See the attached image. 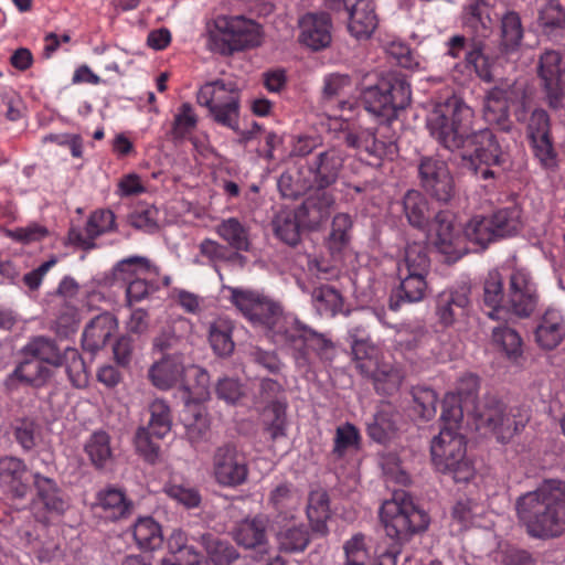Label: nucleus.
Wrapping results in <instances>:
<instances>
[{
	"instance_id": "obj_1",
	"label": "nucleus",
	"mask_w": 565,
	"mask_h": 565,
	"mask_svg": "<svg viewBox=\"0 0 565 565\" xmlns=\"http://www.w3.org/2000/svg\"><path fill=\"white\" fill-rule=\"evenodd\" d=\"M473 110L452 95L431 111L428 126L431 135L447 150H462L461 167L482 180L494 179V168L502 167L507 156L497 135L489 128L475 130Z\"/></svg>"
},
{
	"instance_id": "obj_2",
	"label": "nucleus",
	"mask_w": 565,
	"mask_h": 565,
	"mask_svg": "<svg viewBox=\"0 0 565 565\" xmlns=\"http://www.w3.org/2000/svg\"><path fill=\"white\" fill-rule=\"evenodd\" d=\"M515 512L520 526L531 539L561 537L565 534V482L545 480L516 499Z\"/></svg>"
},
{
	"instance_id": "obj_3",
	"label": "nucleus",
	"mask_w": 565,
	"mask_h": 565,
	"mask_svg": "<svg viewBox=\"0 0 565 565\" xmlns=\"http://www.w3.org/2000/svg\"><path fill=\"white\" fill-rule=\"evenodd\" d=\"M380 519L393 542L371 565H396L403 546L426 532L430 523L428 513L404 491L394 492L392 500L382 504Z\"/></svg>"
},
{
	"instance_id": "obj_4",
	"label": "nucleus",
	"mask_w": 565,
	"mask_h": 565,
	"mask_svg": "<svg viewBox=\"0 0 565 565\" xmlns=\"http://www.w3.org/2000/svg\"><path fill=\"white\" fill-rule=\"evenodd\" d=\"M411 100L409 83L403 74L395 72L383 75L375 85L364 88L361 94L364 108L387 121L396 120L398 111L404 110Z\"/></svg>"
},
{
	"instance_id": "obj_5",
	"label": "nucleus",
	"mask_w": 565,
	"mask_h": 565,
	"mask_svg": "<svg viewBox=\"0 0 565 565\" xmlns=\"http://www.w3.org/2000/svg\"><path fill=\"white\" fill-rule=\"evenodd\" d=\"M466 437L451 427H443L430 445L431 460L436 469L451 476L455 482H468L475 468L467 458Z\"/></svg>"
},
{
	"instance_id": "obj_6",
	"label": "nucleus",
	"mask_w": 565,
	"mask_h": 565,
	"mask_svg": "<svg viewBox=\"0 0 565 565\" xmlns=\"http://www.w3.org/2000/svg\"><path fill=\"white\" fill-rule=\"evenodd\" d=\"M386 125L375 129L365 128L349 130L344 135V143L358 151L362 161L372 167H381L384 159L393 160L398 153L395 134L385 135Z\"/></svg>"
},
{
	"instance_id": "obj_7",
	"label": "nucleus",
	"mask_w": 565,
	"mask_h": 565,
	"mask_svg": "<svg viewBox=\"0 0 565 565\" xmlns=\"http://www.w3.org/2000/svg\"><path fill=\"white\" fill-rule=\"evenodd\" d=\"M480 426L490 429L500 443H508L527 422L519 408L508 407L494 395H486L473 406Z\"/></svg>"
},
{
	"instance_id": "obj_8",
	"label": "nucleus",
	"mask_w": 565,
	"mask_h": 565,
	"mask_svg": "<svg viewBox=\"0 0 565 565\" xmlns=\"http://www.w3.org/2000/svg\"><path fill=\"white\" fill-rule=\"evenodd\" d=\"M418 184L423 193L443 205H452L458 189L448 163L434 156H423L417 163Z\"/></svg>"
},
{
	"instance_id": "obj_9",
	"label": "nucleus",
	"mask_w": 565,
	"mask_h": 565,
	"mask_svg": "<svg viewBox=\"0 0 565 565\" xmlns=\"http://www.w3.org/2000/svg\"><path fill=\"white\" fill-rule=\"evenodd\" d=\"M232 303L255 327H260L269 334L286 317L281 306L270 298L253 290L230 288Z\"/></svg>"
},
{
	"instance_id": "obj_10",
	"label": "nucleus",
	"mask_w": 565,
	"mask_h": 565,
	"mask_svg": "<svg viewBox=\"0 0 565 565\" xmlns=\"http://www.w3.org/2000/svg\"><path fill=\"white\" fill-rule=\"evenodd\" d=\"M562 57L556 51H546L541 55L537 75L540 86L544 93V99L553 110L565 107V79L564 70L561 66Z\"/></svg>"
},
{
	"instance_id": "obj_11",
	"label": "nucleus",
	"mask_w": 565,
	"mask_h": 565,
	"mask_svg": "<svg viewBox=\"0 0 565 565\" xmlns=\"http://www.w3.org/2000/svg\"><path fill=\"white\" fill-rule=\"evenodd\" d=\"M430 230L435 232L433 244L445 256V262L459 260L467 248L461 245V237L455 228V214L449 210H439L430 217Z\"/></svg>"
},
{
	"instance_id": "obj_12",
	"label": "nucleus",
	"mask_w": 565,
	"mask_h": 565,
	"mask_svg": "<svg viewBox=\"0 0 565 565\" xmlns=\"http://www.w3.org/2000/svg\"><path fill=\"white\" fill-rule=\"evenodd\" d=\"M214 477L218 484L237 487L246 482L248 466L234 444L227 443L216 448L213 456Z\"/></svg>"
},
{
	"instance_id": "obj_13",
	"label": "nucleus",
	"mask_w": 565,
	"mask_h": 565,
	"mask_svg": "<svg viewBox=\"0 0 565 565\" xmlns=\"http://www.w3.org/2000/svg\"><path fill=\"white\" fill-rule=\"evenodd\" d=\"M344 160V152L335 147L324 149L308 160L307 167L312 175L313 190L328 191L335 184L343 170Z\"/></svg>"
},
{
	"instance_id": "obj_14",
	"label": "nucleus",
	"mask_w": 565,
	"mask_h": 565,
	"mask_svg": "<svg viewBox=\"0 0 565 565\" xmlns=\"http://www.w3.org/2000/svg\"><path fill=\"white\" fill-rule=\"evenodd\" d=\"M190 322L184 318L168 321L152 339V351L161 356H184L191 350Z\"/></svg>"
},
{
	"instance_id": "obj_15",
	"label": "nucleus",
	"mask_w": 565,
	"mask_h": 565,
	"mask_svg": "<svg viewBox=\"0 0 565 565\" xmlns=\"http://www.w3.org/2000/svg\"><path fill=\"white\" fill-rule=\"evenodd\" d=\"M536 288L527 274L516 270L511 274L503 312L518 318H529L536 308Z\"/></svg>"
},
{
	"instance_id": "obj_16",
	"label": "nucleus",
	"mask_w": 565,
	"mask_h": 565,
	"mask_svg": "<svg viewBox=\"0 0 565 565\" xmlns=\"http://www.w3.org/2000/svg\"><path fill=\"white\" fill-rule=\"evenodd\" d=\"M334 203L335 199L331 192L312 190L295 212L305 230L317 231L329 220Z\"/></svg>"
},
{
	"instance_id": "obj_17",
	"label": "nucleus",
	"mask_w": 565,
	"mask_h": 565,
	"mask_svg": "<svg viewBox=\"0 0 565 565\" xmlns=\"http://www.w3.org/2000/svg\"><path fill=\"white\" fill-rule=\"evenodd\" d=\"M267 529L268 518L264 514H256L238 521L232 529L231 535L236 544L245 550L267 553Z\"/></svg>"
},
{
	"instance_id": "obj_18",
	"label": "nucleus",
	"mask_w": 565,
	"mask_h": 565,
	"mask_svg": "<svg viewBox=\"0 0 565 565\" xmlns=\"http://www.w3.org/2000/svg\"><path fill=\"white\" fill-rule=\"evenodd\" d=\"M469 294V288L460 287L456 290L443 291L437 296L436 315L440 324L446 328L451 327L467 315L470 303Z\"/></svg>"
},
{
	"instance_id": "obj_19",
	"label": "nucleus",
	"mask_w": 565,
	"mask_h": 565,
	"mask_svg": "<svg viewBox=\"0 0 565 565\" xmlns=\"http://www.w3.org/2000/svg\"><path fill=\"white\" fill-rule=\"evenodd\" d=\"M519 99V93L513 86L493 87L484 97V117L508 130L509 108Z\"/></svg>"
},
{
	"instance_id": "obj_20",
	"label": "nucleus",
	"mask_w": 565,
	"mask_h": 565,
	"mask_svg": "<svg viewBox=\"0 0 565 565\" xmlns=\"http://www.w3.org/2000/svg\"><path fill=\"white\" fill-rule=\"evenodd\" d=\"M117 327L118 322L113 313L106 311L97 315L86 324L83 331V349L95 354L105 348Z\"/></svg>"
},
{
	"instance_id": "obj_21",
	"label": "nucleus",
	"mask_w": 565,
	"mask_h": 565,
	"mask_svg": "<svg viewBox=\"0 0 565 565\" xmlns=\"http://www.w3.org/2000/svg\"><path fill=\"white\" fill-rule=\"evenodd\" d=\"M184 356H161L148 371L152 385L161 391L170 390L182 382L186 367Z\"/></svg>"
},
{
	"instance_id": "obj_22",
	"label": "nucleus",
	"mask_w": 565,
	"mask_h": 565,
	"mask_svg": "<svg viewBox=\"0 0 565 565\" xmlns=\"http://www.w3.org/2000/svg\"><path fill=\"white\" fill-rule=\"evenodd\" d=\"M206 35H262L263 26L245 15L218 14L206 20Z\"/></svg>"
},
{
	"instance_id": "obj_23",
	"label": "nucleus",
	"mask_w": 565,
	"mask_h": 565,
	"mask_svg": "<svg viewBox=\"0 0 565 565\" xmlns=\"http://www.w3.org/2000/svg\"><path fill=\"white\" fill-rule=\"evenodd\" d=\"M401 415L391 403H381L372 418L366 423L367 436L375 443L385 444L398 429Z\"/></svg>"
},
{
	"instance_id": "obj_24",
	"label": "nucleus",
	"mask_w": 565,
	"mask_h": 565,
	"mask_svg": "<svg viewBox=\"0 0 565 565\" xmlns=\"http://www.w3.org/2000/svg\"><path fill=\"white\" fill-rule=\"evenodd\" d=\"M426 290L427 281L425 275L406 273L401 278L399 285L391 291L388 309L397 311L405 305L418 302L424 299Z\"/></svg>"
},
{
	"instance_id": "obj_25",
	"label": "nucleus",
	"mask_w": 565,
	"mask_h": 565,
	"mask_svg": "<svg viewBox=\"0 0 565 565\" xmlns=\"http://www.w3.org/2000/svg\"><path fill=\"white\" fill-rule=\"evenodd\" d=\"M26 471L28 467L22 459L13 456L0 458V483L13 498L22 499L28 494Z\"/></svg>"
},
{
	"instance_id": "obj_26",
	"label": "nucleus",
	"mask_w": 565,
	"mask_h": 565,
	"mask_svg": "<svg viewBox=\"0 0 565 565\" xmlns=\"http://www.w3.org/2000/svg\"><path fill=\"white\" fill-rule=\"evenodd\" d=\"M348 31L351 35H373L379 20L371 0H347Z\"/></svg>"
},
{
	"instance_id": "obj_27",
	"label": "nucleus",
	"mask_w": 565,
	"mask_h": 565,
	"mask_svg": "<svg viewBox=\"0 0 565 565\" xmlns=\"http://www.w3.org/2000/svg\"><path fill=\"white\" fill-rule=\"evenodd\" d=\"M306 513L311 532L327 536L329 533L327 522L331 518V510L330 497L326 489L318 487L309 492Z\"/></svg>"
},
{
	"instance_id": "obj_28",
	"label": "nucleus",
	"mask_w": 565,
	"mask_h": 565,
	"mask_svg": "<svg viewBox=\"0 0 565 565\" xmlns=\"http://www.w3.org/2000/svg\"><path fill=\"white\" fill-rule=\"evenodd\" d=\"M402 206L403 213L413 228L429 230L430 203L425 193L416 189L407 190L402 198Z\"/></svg>"
},
{
	"instance_id": "obj_29",
	"label": "nucleus",
	"mask_w": 565,
	"mask_h": 565,
	"mask_svg": "<svg viewBox=\"0 0 565 565\" xmlns=\"http://www.w3.org/2000/svg\"><path fill=\"white\" fill-rule=\"evenodd\" d=\"M33 487L36 491V498L47 512L55 514L65 512L67 508L65 493L54 479L34 472Z\"/></svg>"
},
{
	"instance_id": "obj_30",
	"label": "nucleus",
	"mask_w": 565,
	"mask_h": 565,
	"mask_svg": "<svg viewBox=\"0 0 565 565\" xmlns=\"http://www.w3.org/2000/svg\"><path fill=\"white\" fill-rule=\"evenodd\" d=\"M196 541L214 565H232L241 557L239 552L230 541L212 532L200 534Z\"/></svg>"
},
{
	"instance_id": "obj_31",
	"label": "nucleus",
	"mask_w": 565,
	"mask_h": 565,
	"mask_svg": "<svg viewBox=\"0 0 565 565\" xmlns=\"http://www.w3.org/2000/svg\"><path fill=\"white\" fill-rule=\"evenodd\" d=\"M296 327L300 331L302 343L313 351L322 363L331 364L337 355L335 343L326 333L318 332L301 321H296Z\"/></svg>"
},
{
	"instance_id": "obj_32",
	"label": "nucleus",
	"mask_w": 565,
	"mask_h": 565,
	"mask_svg": "<svg viewBox=\"0 0 565 565\" xmlns=\"http://www.w3.org/2000/svg\"><path fill=\"white\" fill-rule=\"evenodd\" d=\"M287 404L281 401L270 402L262 413L263 431L271 443L286 437Z\"/></svg>"
},
{
	"instance_id": "obj_33",
	"label": "nucleus",
	"mask_w": 565,
	"mask_h": 565,
	"mask_svg": "<svg viewBox=\"0 0 565 565\" xmlns=\"http://www.w3.org/2000/svg\"><path fill=\"white\" fill-rule=\"evenodd\" d=\"M507 297L503 291V277L498 270L488 273L483 281L482 302L490 309L488 312L491 319H501Z\"/></svg>"
},
{
	"instance_id": "obj_34",
	"label": "nucleus",
	"mask_w": 565,
	"mask_h": 565,
	"mask_svg": "<svg viewBox=\"0 0 565 565\" xmlns=\"http://www.w3.org/2000/svg\"><path fill=\"white\" fill-rule=\"evenodd\" d=\"M25 358L26 359L20 362L14 369L11 379H15L33 387L44 386L53 376V371L34 358Z\"/></svg>"
},
{
	"instance_id": "obj_35",
	"label": "nucleus",
	"mask_w": 565,
	"mask_h": 565,
	"mask_svg": "<svg viewBox=\"0 0 565 565\" xmlns=\"http://www.w3.org/2000/svg\"><path fill=\"white\" fill-rule=\"evenodd\" d=\"M24 356L34 358L53 367H61V350L55 340L38 335L32 338L22 349Z\"/></svg>"
},
{
	"instance_id": "obj_36",
	"label": "nucleus",
	"mask_w": 565,
	"mask_h": 565,
	"mask_svg": "<svg viewBox=\"0 0 565 565\" xmlns=\"http://www.w3.org/2000/svg\"><path fill=\"white\" fill-rule=\"evenodd\" d=\"M534 8L544 32L565 30V8L559 0H534Z\"/></svg>"
},
{
	"instance_id": "obj_37",
	"label": "nucleus",
	"mask_w": 565,
	"mask_h": 565,
	"mask_svg": "<svg viewBox=\"0 0 565 565\" xmlns=\"http://www.w3.org/2000/svg\"><path fill=\"white\" fill-rule=\"evenodd\" d=\"M274 234L278 239L289 246H297L301 239L303 228L295 211L278 213L271 221Z\"/></svg>"
},
{
	"instance_id": "obj_38",
	"label": "nucleus",
	"mask_w": 565,
	"mask_h": 565,
	"mask_svg": "<svg viewBox=\"0 0 565 565\" xmlns=\"http://www.w3.org/2000/svg\"><path fill=\"white\" fill-rule=\"evenodd\" d=\"M97 507L111 513V518L121 519L130 515L134 503L126 498L125 492L115 487H107L97 493Z\"/></svg>"
},
{
	"instance_id": "obj_39",
	"label": "nucleus",
	"mask_w": 565,
	"mask_h": 565,
	"mask_svg": "<svg viewBox=\"0 0 565 565\" xmlns=\"http://www.w3.org/2000/svg\"><path fill=\"white\" fill-rule=\"evenodd\" d=\"M215 232L233 249L248 252L250 248L249 231L236 217L223 220L216 225Z\"/></svg>"
},
{
	"instance_id": "obj_40",
	"label": "nucleus",
	"mask_w": 565,
	"mask_h": 565,
	"mask_svg": "<svg viewBox=\"0 0 565 565\" xmlns=\"http://www.w3.org/2000/svg\"><path fill=\"white\" fill-rule=\"evenodd\" d=\"M489 4L486 0H472L462 11V25L469 31L479 34L491 30L492 19L489 14Z\"/></svg>"
},
{
	"instance_id": "obj_41",
	"label": "nucleus",
	"mask_w": 565,
	"mask_h": 565,
	"mask_svg": "<svg viewBox=\"0 0 565 565\" xmlns=\"http://www.w3.org/2000/svg\"><path fill=\"white\" fill-rule=\"evenodd\" d=\"M10 429L24 451H31L36 447L41 436V425L36 419L29 416L17 417L11 422Z\"/></svg>"
},
{
	"instance_id": "obj_42",
	"label": "nucleus",
	"mask_w": 565,
	"mask_h": 565,
	"mask_svg": "<svg viewBox=\"0 0 565 565\" xmlns=\"http://www.w3.org/2000/svg\"><path fill=\"white\" fill-rule=\"evenodd\" d=\"M498 239L516 234L521 227V209L516 205L495 211L490 217Z\"/></svg>"
},
{
	"instance_id": "obj_43",
	"label": "nucleus",
	"mask_w": 565,
	"mask_h": 565,
	"mask_svg": "<svg viewBox=\"0 0 565 565\" xmlns=\"http://www.w3.org/2000/svg\"><path fill=\"white\" fill-rule=\"evenodd\" d=\"M132 535L143 550L153 551L163 542L161 527L151 516L139 518L134 524Z\"/></svg>"
},
{
	"instance_id": "obj_44",
	"label": "nucleus",
	"mask_w": 565,
	"mask_h": 565,
	"mask_svg": "<svg viewBox=\"0 0 565 565\" xmlns=\"http://www.w3.org/2000/svg\"><path fill=\"white\" fill-rule=\"evenodd\" d=\"M313 305L320 315L335 316L343 311L341 292L330 285L316 287L311 294Z\"/></svg>"
},
{
	"instance_id": "obj_45",
	"label": "nucleus",
	"mask_w": 565,
	"mask_h": 565,
	"mask_svg": "<svg viewBox=\"0 0 565 565\" xmlns=\"http://www.w3.org/2000/svg\"><path fill=\"white\" fill-rule=\"evenodd\" d=\"M310 543V532L303 524L281 529L277 533V544L280 552L300 553Z\"/></svg>"
},
{
	"instance_id": "obj_46",
	"label": "nucleus",
	"mask_w": 565,
	"mask_h": 565,
	"mask_svg": "<svg viewBox=\"0 0 565 565\" xmlns=\"http://www.w3.org/2000/svg\"><path fill=\"white\" fill-rule=\"evenodd\" d=\"M353 221L347 213L337 214L331 224V232L329 234L327 244L332 255H340L344 248L348 247L351 236Z\"/></svg>"
},
{
	"instance_id": "obj_47",
	"label": "nucleus",
	"mask_w": 565,
	"mask_h": 565,
	"mask_svg": "<svg viewBox=\"0 0 565 565\" xmlns=\"http://www.w3.org/2000/svg\"><path fill=\"white\" fill-rule=\"evenodd\" d=\"M262 45L260 38H207L206 47L223 56H231Z\"/></svg>"
},
{
	"instance_id": "obj_48",
	"label": "nucleus",
	"mask_w": 565,
	"mask_h": 565,
	"mask_svg": "<svg viewBox=\"0 0 565 565\" xmlns=\"http://www.w3.org/2000/svg\"><path fill=\"white\" fill-rule=\"evenodd\" d=\"M209 114L215 122L238 131L239 93L231 94L227 99L222 98Z\"/></svg>"
},
{
	"instance_id": "obj_49",
	"label": "nucleus",
	"mask_w": 565,
	"mask_h": 565,
	"mask_svg": "<svg viewBox=\"0 0 565 565\" xmlns=\"http://www.w3.org/2000/svg\"><path fill=\"white\" fill-rule=\"evenodd\" d=\"M233 327L230 321L218 319L211 323L209 329V341L213 351L220 356H227L234 351L232 340Z\"/></svg>"
},
{
	"instance_id": "obj_50",
	"label": "nucleus",
	"mask_w": 565,
	"mask_h": 565,
	"mask_svg": "<svg viewBox=\"0 0 565 565\" xmlns=\"http://www.w3.org/2000/svg\"><path fill=\"white\" fill-rule=\"evenodd\" d=\"M492 342L513 362H516L522 356V339L514 329L509 327L494 328L492 331Z\"/></svg>"
},
{
	"instance_id": "obj_51",
	"label": "nucleus",
	"mask_w": 565,
	"mask_h": 565,
	"mask_svg": "<svg viewBox=\"0 0 565 565\" xmlns=\"http://www.w3.org/2000/svg\"><path fill=\"white\" fill-rule=\"evenodd\" d=\"M277 185L281 196L289 200H297L308 191L313 190L311 179L303 178L300 170L281 173Z\"/></svg>"
},
{
	"instance_id": "obj_52",
	"label": "nucleus",
	"mask_w": 565,
	"mask_h": 565,
	"mask_svg": "<svg viewBox=\"0 0 565 565\" xmlns=\"http://www.w3.org/2000/svg\"><path fill=\"white\" fill-rule=\"evenodd\" d=\"M465 236L483 249L490 243L498 241L491 220L483 216H475L466 224Z\"/></svg>"
},
{
	"instance_id": "obj_53",
	"label": "nucleus",
	"mask_w": 565,
	"mask_h": 565,
	"mask_svg": "<svg viewBox=\"0 0 565 565\" xmlns=\"http://www.w3.org/2000/svg\"><path fill=\"white\" fill-rule=\"evenodd\" d=\"M300 35H331L332 18L326 11L308 12L298 20Z\"/></svg>"
},
{
	"instance_id": "obj_54",
	"label": "nucleus",
	"mask_w": 565,
	"mask_h": 565,
	"mask_svg": "<svg viewBox=\"0 0 565 565\" xmlns=\"http://www.w3.org/2000/svg\"><path fill=\"white\" fill-rule=\"evenodd\" d=\"M109 439L106 431L99 430L95 431L85 445V451L89 456L92 463L98 469L104 468L110 460Z\"/></svg>"
},
{
	"instance_id": "obj_55",
	"label": "nucleus",
	"mask_w": 565,
	"mask_h": 565,
	"mask_svg": "<svg viewBox=\"0 0 565 565\" xmlns=\"http://www.w3.org/2000/svg\"><path fill=\"white\" fill-rule=\"evenodd\" d=\"M150 422L147 428L152 429V434L162 439L172 426L171 411L169 405L163 399H154L150 406Z\"/></svg>"
},
{
	"instance_id": "obj_56",
	"label": "nucleus",
	"mask_w": 565,
	"mask_h": 565,
	"mask_svg": "<svg viewBox=\"0 0 565 565\" xmlns=\"http://www.w3.org/2000/svg\"><path fill=\"white\" fill-rule=\"evenodd\" d=\"M356 370L369 376L377 362V348L366 340H355L351 347Z\"/></svg>"
},
{
	"instance_id": "obj_57",
	"label": "nucleus",
	"mask_w": 565,
	"mask_h": 565,
	"mask_svg": "<svg viewBox=\"0 0 565 565\" xmlns=\"http://www.w3.org/2000/svg\"><path fill=\"white\" fill-rule=\"evenodd\" d=\"M537 343L546 350L556 348L564 338L563 326L546 313L535 330Z\"/></svg>"
},
{
	"instance_id": "obj_58",
	"label": "nucleus",
	"mask_w": 565,
	"mask_h": 565,
	"mask_svg": "<svg viewBox=\"0 0 565 565\" xmlns=\"http://www.w3.org/2000/svg\"><path fill=\"white\" fill-rule=\"evenodd\" d=\"M222 93L235 94L239 93V88L235 83H225L222 79L206 83L200 88L196 95V100L201 106L211 110L223 97Z\"/></svg>"
},
{
	"instance_id": "obj_59",
	"label": "nucleus",
	"mask_w": 565,
	"mask_h": 565,
	"mask_svg": "<svg viewBox=\"0 0 565 565\" xmlns=\"http://www.w3.org/2000/svg\"><path fill=\"white\" fill-rule=\"evenodd\" d=\"M406 273L427 276L430 269L428 247L423 243L413 242L405 248Z\"/></svg>"
},
{
	"instance_id": "obj_60",
	"label": "nucleus",
	"mask_w": 565,
	"mask_h": 565,
	"mask_svg": "<svg viewBox=\"0 0 565 565\" xmlns=\"http://www.w3.org/2000/svg\"><path fill=\"white\" fill-rule=\"evenodd\" d=\"M414 411L425 420H430L437 412L438 397L434 390L416 386L412 390Z\"/></svg>"
},
{
	"instance_id": "obj_61",
	"label": "nucleus",
	"mask_w": 565,
	"mask_h": 565,
	"mask_svg": "<svg viewBox=\"0 0 565 565\" xmlns=\"http://www.w3.org/2000/svg\"><path fill=\"white\" fill-rule=\"evenodd\" d=\"M360 439V433L353 424L345 423L339 426L335 429L332 455L337 459L343 458L349 449L359 448Z\"/></svg>"
},
{
	"instance_id": "obj_62",
	"label": "nucleus",
	"mask_w": 565,
	"mask_h": 565,
	"mask_svg": "<svg viewBox=\"0 0 565 565\" xmlns=\"http://www.w3.org/2000/svg\"><path fill=\"white\" fill-rule=\"evenodd\" d=\"M158 438L152 434V429L139 427L135 435V446L137 452L149 463H156L160 456V446Z\"/></svg>"
},
{
	"instance_id": "obj_63",
	"label": "nucleus",
	"mask_w": 565,
	"mask_h": 565,
	"mask_svg": "<svg viewBox=\"0 0 565 565\" xmlns=\"http://www.w3.org/2000/svg\"><path fill=\"white\" fill-rule=\"evenodd\" d=\"M530 140L534 156L540 161L541 166L546 170H555L558 164V159L551 135L533 137Z\"/></svg>"
},
{
	"instance_id": "obj_64",
	"label": "nucleus",
	"mask_w": 565,
	"mask_h": 565,
	"mask_svg": "<svg viewBox=\"0 0 565 565\" xmlns=\"http://www.w3.org/2000/svg\"><path fill=\"white\" fill-rule=\"evenodd\" d=\"M62 366H65L70 381L75 386H81L85 380V362L77 349L67 347L61 351Z\"/></svg>"
}]
</instances>
